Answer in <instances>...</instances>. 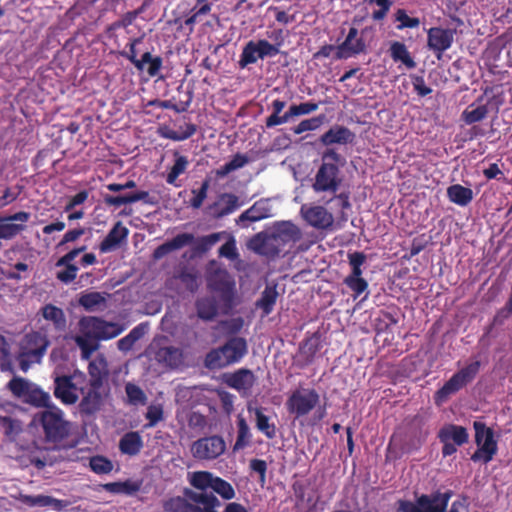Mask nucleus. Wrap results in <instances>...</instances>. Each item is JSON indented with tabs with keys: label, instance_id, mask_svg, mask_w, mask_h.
Instances as JSON below:
<instances>
[{
	"label": "nucleus",
	"instance_id": "4d7b16f0",
	"mask_svg": "<svg viewBox=\"0 0 512 512\" xmlns=\"http://www.w3.org/2000/svg\"><path fill=\"white\" fill-rule=\"evenodd\" d=\"M89 467L96 474H108L113 470V463L105 456L96 455L90 458Z\"/></svg>",
	"mask_w": 512,
	"mask_h": 512
},
{
	"label": "nucleus",
	"instance_id": "c85d7f7f",
	"mask_svg": "<svg viewBox=\"0 0 512 512\" xmlns=\"http://www.w3.org/2000/svg\"><path fill=\"white\" fill-rule=\"evenodd\" d=\"M21 502L29 507H51L55 511H62L69 506V501L56 499L48 495H21Z\"/></svg>",
	"mask_w": 512,
	"mask_h": 512
},
{
	"label": "nucleus",
	"instance_id": "4c0bfd02",
	"mask_svg": "<svg viewBox=\"0 0 512 512\" xmlns=\"http://www.w3.org/2000/svg\"><path fill=\"white\" fill-rule=\"evenodd\" d=\"M197 316L204 321L213 320L218 314V305L213 297H202L196 300Z\"/></svg>",
	"mask_w": 512,
	"mask_h": 512
},
{
	"label": "nucleus",
	"instance_id": "e433bc0d",
	"mask_svg": "<svg viewBox=\"0 0 512 512\" xmlns=\"http://www.w3.org/2000/svg\"><path fill=\"white\" fill-rule=\"evenodd\" d=\"M142 448V437L136 431L125 433L119 441V450L125 455L135 456L140 453Z\"/></svg>",
	"mask_w": 512,
	"mask_h": 512
},
{
	"label": "nucleus",
	"instance_id": "72a5a7b5",
	"mask_svg": "<svg viewBox=\"0 0 512 512\" xmlns=\"http://www.w3.org/2000/svg\"><path fill=\"white\" fill-rule=\"evenodd\" d=\"M357 34L358 33L355 28L350 29L346 40L336 49V56L338 59H347L363 50V44L357 37Z\"/></svg>",
	"mask_w": 512,
	"mask_h": 512
},
{
	"label": "nucleus",
	"instance_id": "864d4df0",
	"mask_svg": "<svg viewBox=\"0 0 512 512\" xmlns=\"http://www.w3.org/2000/svg\"><path fill=\"white\" fill-rule=\"evenodd\" d=\"M96 339H93L91 336H88V331L84 336L76 337L75 341L77 346L81 350V356L83 359H89L95 350L98 348V344L95 342Z\"/></svg>",
	"mask_w": 512,
	"mask_h": 512
},
{
	"label": "nucleus",
	"instance_id": "ea45409f",
	"mask_svg": "<svg viewBox=\"0 0 512 512\" xmlns=\"http://www.w3.org/2000/svg\"><path fill=\"white\" fill-rule=\"evenodd\" d=\"M148 328V323H140L135 326L125 337L118 340V349L123 352L131 350L134 344L147 333Z\"/></svg>",
	"mask_w": 512,
	"mask_h": 512
},
{
	"label": "nucleus",
	"instance_id": "ddd939ff",
	"mask_svg": "<svg viewBox=\"0 0 512 512\" xmlns=\"http://www.w3.org/2000/svg\"><path fill=\"white\" fill-rule=\"evenodd\" d=\"M50 342L45 335L32 331L24 335L19 344L22 356H32L36 363H40Z\"/></svg>",
	"mask_w": 512,
	"mask_h": 512
},
{
	"label": "nucleus",
	"instance_id": "c756f323",
	"mask_svg": "<svg viewBox=\"0 0 512 512\" xmlns=\"http://www.w3.org/2000/svg\"><path fill=\"white\" fill-rule=\"evenodd\" d=\"M256 382L254 373L246 368H241L230 374L226 379V384L237 391H250Z\"/></svg>",
	"mask_w": 512,
	"mask_h": 512
},
{
	"label": "nucleus",
	"instance_id": "774afa93",
	"mask_svg": "<svg viewBox=\"0 0 512 512\" xmlns=\"http://www.w3.org/2000/svg\"><path fill=\"white\" fill-rule=\"evenodd\" d=\"M89 197L88 190H81L74 196L70 197L64 207L65 212H71L75 207L83 204Z\"/></svg>",
	"mask_w": 512,
	"mask_h": 512
},
{
	"label": "nucleus",
	"instance_id": "8fccbe9b",
	"mask_svg": "<svg viewBox=\"0 0 512 512\" xmlns=\"http://www.w3.org/2000/svg\"><path fill=\"white\" fill-rule=\"evenodd\" d=\"M78 303L85 310L92 311L104 304L105 298L99 292H85L80 295Z\"/></svg>",
	"mask_w": 512,
	"mask_h": 512
},
{
	"label": "nucleus",
	"instance_id": "f3484780",
	"mask_svg": "<svg viewBox=\"0 0 512 512\" xmlns=\"http://www.w3.org/2000/svg\"><path fill=\"white\" fill-rule=\"evenodd\" d=\"M249 247L255 253L266 257H277L283 250L282 245L271 232L270 234L260 232L254 235L249 241Z\"/></svg>",
	"mask_w": 512,
	"mask_h": 512
},
{
	"label": "nucleus",
	"instance_id": "a878e982",
	"mask_svg": "<svg viewBox=\"0 0 512 512\" xmlns=\"http://www.w3.org/2000/svg\"><path fill=\"white\" fill-rule=\"evenodd\" d=\"M194 235L190 233H181L176 235L169 241L159 245L153 251L152 257L154 260H160L172 251L179 250L194 242Z\"/></svg>",
	"mask_w": 512,
	"mask_h": 512
},
{
	"label": "nucleus",
	"instance_id": "412c9836",
	"mask_svg": "<svg viewBox=\"0 0 512 512\" xmlns=\"http://www.w3.org/2000/svg\"><path fill=\"white\" fill-rule=\"evenodd\" d=\"M333 196L324 200V204L329 207L331 212L336 214V218L340 222H347L349 215L348 211L351 210L352 205L350 202V192L343 191L337 194L332 193Z\"/></svg>",
	"mask_w": 512,
	"mask_h": 512
},
{
	"label": "nucleus",
	"instance_id": "603ef678",
	"mask_svg": "<svg viewBox=\"0 0 512 512\" xmlns=\"http://www.w3.org/2000/svg\"><path fill=\"white\" fill-rule=\"evenodd\" d=\"M28 402L39 408L51 409L50 395L40 388H35L28 393Z\"/></svg>",
	"mask_w": 512,
	"mask_h": 512
},
{
	"label": "nucleus",
	"instance_id": "0e129e2a",
	"mask_svg": "<svg viewBox=\"0 0 512 512\" xmlns=\"http://www.w3.org/2000/svg\"><path fill=\"white\" fill-rule=\"evenodd\" d=\"M7 387L16 397H22L29 393V382L22 377H13Z\"/></svg>",
	"mask_w": 512,
	"mask_h": 512
},
{
	"label": "nucleus",
	"instance_id": "4468645a",
	"mask_svg": "<svg viewBox=\"0 0 512 512\" xmlns=\"http://www.w3.org/2000/svg\"><path fill=\"white\" fill-rule=\"evenodd\" d=\"M208 288L220 295L221 299L230 303L235 292V281L226 270H217L207 278Z\"/></svg>",
	"mask_w": 512,
	"mask_h": 512
},
{
	"label": "nucleus",
	"instance_id": "79ce46f5",
	"mask_svg": "<svg viewBox=\"0 0 512 512\" xmlns=\"http://www.w3.org/2000/svg\"><path fill=\"white\" fill-rule=\"evenodd\" d=\"M141 488V482L138 481H132V480H125L123 482H109L103 485V489L106 492L112 493V494H124V495H134L136 494Z\"/></svg>",
	"mask_w": 512,
	"mask_h": 512
},
{
	"label": "nucleus",
	"instance_id": "680f3d73",
	"mask_svg": "<svg viewBox=\"0 0 512 512\" xmlns=\"http://www.w3.org/2000/svg\"><path fill=\"white\" fill-rule=\"evenodd\" d=\"M392 59L395 62H402V64H414L409 52L404 44L395 42L390 47Z\"/></svg>",
	"mask_w": 512,
	"mask_h": 512
},
{
	"label": "nucleus",
	"instance_id": "de8ad7c7",
	"mask_svg": "<svg viewBox=\"0 0 512 512\" xmlns=\"http://www.w3.org/2000/svg\"><path fill=\"white\" fill-rule=\"evenodd\" d=\"M320 347V340L316 335L307 338L300 345L299 354L305 364H311L313 362L317 352L320 350Z\"/></svg>",
	"mask_w": 512,
	"mask_h": 512
},
{
	"label": "nucleus",
	"instance_id": "c9c22d12",
	"mask_svg": "<svg viewBox=\"0 0 512 512\" xmlns=\"http://www.w3.org/2000/svg\"><path fill=\"white\" fill-rule=\"evenodd\" d=\"M453 41V32L441 28H432L428 33V44L436 51H443L450 47Z\"/></svg>",
	"mask_w": 512,
	"mask_h": 512
},
{
	"label": "nucleus",
	"instance_id": "aec40b11",
	"mask_svg": "<svg viewBox=\"0 0 512 512\" xmlns=\"http://www.w3.org/2000/svg\"><path fill=\"white\" fill-rule=\"evenodd\" d=\"M76 385L72 376L61 375L54 380V396L65 405H73L78 401Z\"/></svg>",
	"mask_w": 512,
	"mask_h": 512
},
{
	"label": "nucleus",
	"instance_id": "2f4dec72",
	"mask_svg": "<svg viewBox=\"0 0 512 512\" xmlns=\"http://www.w3.org/2000/svg\"><path fill=\"white\" fill-rule=\"evenodd\" d=\"M156 360L169 368L176 369L184 362L182 349L174 346H165L157 350L155 354Z\"/></svg>",
	"mask_w": 512,
	"mask_h": 512
},
{
	"label": "nucleus",
	"instance_id": "6ab92c4d",
	"mask_svg": "<svg viewBox=\"0 0 512 512\" xmlns=\"http://www.w3.org/2000/svg\"><path fill=\"white\" fill-rule=\"evenodd\" d=\"M302 213L307 223L316 229L328 230L333 226V213L324 206H312L306 210L302 208Z\"/></svg>",
	"mask_w": 512,
	"mask_h": 512
},
{
	"label": "nucleus",
	"instance_id": "7ed1b4c3",
	"mask_svg": "<svg viewBox=\"0 0 512 512\" xmlns=\"http://www.w3.org/2000/svg\"><path fill=\"white\" fill-rule=\"evenodd\" d=\"M453 491L435 490L430 494H415V501L399 499L396 502L397 512H446Z\"/></svg>",
	"mask_w": 512,
	"mask_h": 512
},
{
	"label": "nucleus",
	"instance_id": "423d86ee",
	"mask_svg": "<svg viewBox=\"0 0 512 512\" xmlns=\"http://www.w3.org/2000/svg\"><path fill=\"white\" fill-rule=\"evenodd\" d=\"M268 38L269 40L250 41L243 50L240 64H250L276 55L284 41L283 31L275 29L268 34Z\"/></svg>",
	"mask_w": 512,
	"mask_h": 512
},
{
	"label": "nucleus",
	"instance_id": "473e14b6",
	"mask_svg": "<svg viewBox=\"0 0 512 512\" xmlns=\"http://www.w3.org/2000/svg\"><path fill=\"white\" fill-rule=\"evenodd\" d=\"M89 381L91 387L102 388L108 376L107 362L103 357L91 361L88 365Z\"/></svg>",
	"mask_w": 512,
	"mask_h": 512
},
{
	"label": "nucleus",
	"instance_id": "393cba45",
	"mask_svg": "<svg viewBox=\"0 0 512 512\" xmlns=\"http://www.w3.org/2000/svg\"><path fill=\"white\" fill-rule=\"evenodd\" d=\"M272 233L283 248L289 243L298 242L302 237L299 227L290 221L276 223Z\"/></svg>",
	"mask_w": 512,
	"mask_h": 512
},
{
	"label": "nucleus",
	"instance_id": "f704fd0d",
	"mask_svg": "<svg viewBox=\"0 0 512 512\" xmlns=\"http://www.w3.org/2000/svg\"><path fill=\"white\" fill-rule=\"evenodd\" d=\"M40 313L42 317L53 324L56 331H64L67 326V320L63 309L48 303L41 307Z\"/></svg>",
	"mask_w": 512,
	"mask_h": 512
},
{
	"label": "nucleus",
	"instance_id": "3c124183",
	"mask_svg": "<svg viewBox=\"0 0 512 512\" xmlns=\"http://www.w3.org/2000/svg\"><path fill=\"white\" fill-rule=\"evenodd\" d=\"M125 392L130 405L138 406L145 405L147 403V396L138 385L127 383L125 385Z\"/></svg>",
	"mask_w": 512,
	"mask_h": 512
},
{
	"label": "nucleus",
	"instance_id": "bb28decb",
	"mask_svg": "<svg viewBox=\"0 0 512 512\" xmlns=\"http://www.w3.org/2000/svg\"><path fill=\"white\" fill-rule=\"evenodd\" d=\"M57 269L55 278L62 284L69 285L75 281L79 272V266L74 260L62 255L55 262Z\"/></svg>",
	"mask_w": 512,
	"mask_h": 512
},
{
	"label": "nucleus",
	"instance_id": "5fc2aeb1",
	"mask_svg": "<svg viewBox=\"0 0 512 512\" xmlns=\"http://www.w3.org/2000/svg\"><path fill=\"white\" fill-rule=\"evenodd\" d=\"M175 101L176 112H186L193 100V92L189 89H183L181 86L177 89V94L172 96Z\"/></svg>",
	"mask_w": 512,
	"mask_h": 512
},
{
	"label": "nucleus",
	"instance_id": "37998d69",
	"mask_svg": "<svg viewBox=\"0 0 512 512\" xmlns=\"http://www.w3.org/2000/svg\"><path fill=\"white\" fill-rule=\"evenodd\" d=\"M278 295L275 285H267L265 287L261 297L256 301V307L262 310L264 316L269 315L273 311Z\"/></svg>",
	"mask_w": 512,
	"mask_h": 512
},
{
	"label": "nucleus",
	"instance_id": "dca6fc26",
	"mask_svg": "<svg viewBox=\"0 0 512 512\" xmlns=\"http://www.w3.org/2000/svg\"><path fill=\"white\" fill-rule=\"evenodd\" d=\"M101 389L102 388L91 387L89 385H87L86 388H81L80 392L82 398L78 404L80 415L92 417L101 410L104 403V396Z\"/></svg>",
	"mask_w": 512,
	"mask_h": 512
},
{
	"label": "nucleus",
	"instance_id": "9b49d317",
	"mask_svg": "<svg viewBox=\"0 0 512 512\" xmlns=\"http://www.w3.org/2000/svg\"><path fill=\"white\" fill-rule=\"evenodd\" d=\"M226 450V443L221 436L202 437L191 445L192 456L197 460H215Z\"/></svg>",
	"mask_w": 512,
	"mask_h": 512
},
{
	"label": "nucleus",
	"instance_id": "49530a36",
	"mask_svg": "<svg viewBox=\"0 0 512 512\" xmlns=\"http://www.w3.org/2000/svg\"><path fill=\"white\" fill-rule=\"evenodd\" d=\"M488 113L489 109L487 104L477 106L475 104H471L462 112L461 119L465 124L471 125L485 119Z\"/></svg>",
	"mask_w": 512,
	"mask_h": 512
},
{
	"label": "nucleus",
	"instance_id": "f257e3e1",
	"mask_svg": "<svg viewBox=\"0 0 512 512\" xmlns=\"http://www.w3.org/2000/svg\"><path fill=\"white\" fill-rule=\"evenodd\" d=\"M215 475L209 471H196L190 475L191 486L201 492L185 488L183 496L171 497L164 503L167 512H217L216 508L221 505L220 500L211 489Z\"/></svg>",
	"mask_w": 512,
	"mask_h": 512
},
{
	"label": "nucleus",
	"instance_id": "20e7f679",
	"mask_svg": "<svg viewBox=\"0 0 512 512\" xmlns=\"http://www.w3.org/2000/svg\"><path fill=\"white\" fill-rule=\"evenodd\" d=\"M37 416L47 442L57 444L70 435L71 423L65 419L64 412L57 406H52Z\"/></svg>",
	"mask_w": 512,
	"mask_h": 512
},
{
	"label": "nucleus",
	"instance_id": "a18cd8bd",
	"mask_svg": "<svg viewBox=\"0 0 512 512\" xmlns=\"http://www.w3.org/2000/svg\"><path fill=\"white\" fill-rule=\"evenodd\" d=\"M286 102L280 99H275L272 102V114L266 118L265 125L267 128H273L275 126L287 123L289 121V109L280 116V113L285 108Z\"/></svg>",
	"mask_w": 512,
	"mask_h": 512
},
{
	"label": "nucleus",
	"instance_id": "338daca9",
	"mask_svg": "<svg viewBox=\"0 0 512 512\" xmlns=\"http://www.w3.org/2000/svg\"><path fill=\"white\" fill-rule=\"evenodd\" d=\"M323 116L313 117L310 119L302 120L292 130L295 134L299 135L306 131L316 130L322 123Z\"/></svg>",
	"mask_w": 512,
	"mask_h": 512
},
{
	"label": "nucleus",
	"instance_id": "69168bd1",
	"mask_svg": "<svg viewBox=\"0 0 512 512\" xmlns=\"http://www.w3.org/2000/svg\"><path fill=\"white\" fill-rule=\"evenodd\" d=\"M318 103L303 102L300 104H293L289 107V120L293 117L310 114L318 109Z\"/></svg>",
	"mask_w": 512,
	"mask_h": 512
},
{
	"label": "nucleus",
	"instance_id": "c03bdc74",
	"mask_svg": "<svg viewBox=\"0 0 512 512\" xmlns=\"http://www.w3.org/2000/svg\"><path fill=\"white\" fill-rule=\"evenodd\" d=\"M249 412L252 411L251 408L248 409ZM256 420V428L263 433L268 439H273L276 437L277 428L275 423L270 422L269 416L263 413L262 407H256L253 409Z\"/></svg>",
	"mask_w": 512,
	"mask_h": 512
},
{
	"label": "nucleus",
	"instance_id": "bf43d9fd",
	"mask_svg": "<svg viewBox=\"0 0 512 512\" xmlns=\"http://www.w3.org/2000/svg\"><path fill=\"white\" fill-rule=\"evenodd\" d=\"M210 187V179L206 178L202 181L199 189H193V197L190 199V206L193 209H199L207 198V193Z\"/></svg>",
	"mask_w": 512,
	"mask_h": 512
},
{
	"label": "nucleus",
	"instance_id": "09e8293b",
	"mask_svg": "<svg viewBox=\"0 0 512 512\" xmlns=\"http://www.w3.org/2000/svg\"><path fill=\"white\" fill-rule=\"evenodd\" d=\"M252 434L250 428L243 417L237 420V438L233 446V451H239L251 444Z\"/></svg>",
	"mask_w": 512,
	"mask_h": 512
},
{
	"label": "nucleus",
	"instance_id": "13d9d810",
	"mask_svg": "<svg viewBox=\"0 0 512 512\" xmlns=\"http://www.w3.org/2000/svg\"><path fill=\"white\" fill-rule=\"evenodd\" d=\"M211 490L224 500H231L235 497L233 486L228 481L218 476L215 477Z\"/></svg>",
	"mask_w": 512,
	"mask_h": 512
},
{
	"label": "nucleus",
	"instance_id": "6e6d98bb",
	"mask_svg": "<svg viewBox=\"0 0 512 512\" xmlns=\"http://www.w3.org/2000/svg\"><path fill=\"white\" fill-rule=\"evenodd\" d=\"M408 435L410 440L406 444V448L407 451H412L419 449L425 443L428 432L423 430L422 427L414 428L411 426Z\"/></svg>",
	"mask_w": 512,
	"mask_h": 512
},
{
	"label": "nucleus",
	"instance_id": "a211bd4d",
	"mask_svg": "<svg viewBox=\"0 0 512 512\" xmlns=\"http://www.w3.org/2000/svg\"><path fill=\"white\" fill-rule=\"evenodd\" d=\"M240 206L237 195L224 192L219 194L217 199L209 204L206 209L213 219L218 220L234 213Z\"/></svg>",
	"mask_w": 512,
	"mask_h": 512
},
{
	"label": "nucleus",
	"instance_id": "0eeeda50",
	"mask_svg": "<svg viewBox=\"0 0 512 512\" xmlns=\"http://www.w3.org/2000/svg\"><path fill=\"white\" fill-rule=\"evenodd\" d=\"M246 353V340L242 337H232L223 346L209 352L206 363L209 367L221 368L239 362Z\"/></svg>",
	"mask_w": 512,
	"mask_h": 512
},
{
	"label": "nucleus",
	"instance_id": "9d476101",
	"mask_svg": "<svg viewBox=\"0 0 512 512\" xmlns=\"http://www.w3.org/2000/svg\"><path fill=\"white\" fill-rule=\"evenodd\" d=\"M475 430V443L477 450L471 455L473 462L489 463L498 451L497 441L494 438V432L487 427L484 422L475 421L473 423Z\"/></svg>",
	"mask_w": 512,
	"mask_h": 512
},
{
	"label": "nucleus",
	"instance_id": "2eb2a0df",
	"mask_svg": "<svg viewBox=\"0 0 512 512\" xmlns=\"http://www.w3.org/2000/svg\"><path fill=\"white\" fill-rule=\"evenodd\" d=\"M30 213L19 211L12 215L0 216V239L11 240L26 229Z\"/></svg>",
	"mask_w": 512,
	"mask_h": 512
},
{
	"label": "nucleus",
	"instance_id": "5701e85b",
	"mask_svg": "<svg viewBox=\"0 0 512 512\" xmlns=\"http://www.w3.org/2000/svg\"><path fill=\"white\" fill-rule=\"evenodd\" d=\"M129 230L126 226L118 221L108 232L105 238L99 244L101 253H108L117 249L120 244L126 240Z\"/></svg>",
	"mask_w": 512,
	"mask_h": 512
},
{
	"label": "nucleus",
	"instance_id": "f8f14e48",
	"mask_svg": "<svg viewBox=\"0 0 512 512\" xmlns=\"http://www.w3.org/2000/svg\"><path fill=\"white\" fill-rule=\"evenodd\" d=\"M82 326L88 331V336L96 340H109L120 335L124 327L118 323L108 322L99 317H89L81 321Z\"/></svg>",
	"mask_w": 512,
	"mask_h": 512
},
{
	"label": "nucleus",
	"instance_id": "a19ab883",
	"mask_svg": "<svg viewBox=\"0 0 512 512\" xmlns=\"http://www.w3.org/2000/svg\"><path fill=\"white\" fill-rule=\"evenodd\" d=\"M173 156L174 164L171 166L166 175V182L170 185L178 187L179 185L176 183V181L180 175L186 172L189 166V160L187 156L181 155L178 151H174Z\"/></svg>",
	"mask_w": 512,
	"mask_h": 512
},
{
	"label": "nucleus",
	"instance_id": "cd10ccee",
	"mask_svg": "<svg viewBox=\"0 0 512 512\" xmlns=\"http://www.w3.org/2000/svg\"><path fill=\"white\" fill-rule=\"evenodd\" d=\"M271 216V206L268 199H260L245 210L237 219L238 224L244 222H258Z\"/></svg>",
	"mask_w": 512,
	"mask_h": 512
},
{
	"label": "nucleus",
	"instance_id": "4be33fe9",
	"mask_svg": "<svg viewBox=\"0 0 512 512\" xmlns=\"http://www.w3.org/2000/svg\"><path fill=\"white\" fill-rule=\"evenodd\" d=\"M104 203L109 207L118 208L125 204H131L138 201H143L146 204H154L155 201L150 197L148 191H136L125 195H110L103 196Z\"/></svg>",
	"mask_w": 512,
	"mask_h": 512
},
{
	"label": "nucleus",
	"instance_id": "6e6552de",
	"mask_svg": "<svg viewBox=\"0 0 512 512\" xmlns=\"http://www.w3.org/2000/svg\"><path fill=\"white\" fill-rule=\"evenodd\" d=\"M320 403V395L314 388H297L286 400V409L294 419L309 415Z\"/></svg>",
	"mask_w": 512,
	"mask_h": 512
},
{
	"label": "nucleus",
	"instance_id": "58836bf2",
	"mask_svg": "<svg viewBox=\"0 0 512 512\" xmlns=\"http://www.w3.org/2000/svg\"><path fill=\"white\" fill-rule=\"evenodd\" d=\"M448 199L459 206H467L473 199V191L461 184H453L447 188Z\"/></svg>",
	"mask_w": 512,
	"mask_h": 512
},
{
	"label": "nucleus",
	"instance_id": "b1692460",
	"mask_svg": "<svg viewBox=\"0 0 512 512\" xmlns=\"http://www.w3.org/2000/svg\"><path fill=\"white\" fill-rule=\"evenodd\" d=\"M355 134L347 127L334 125L320 137V142L324 146L334 144L346 145L354 141Z\"/></svg>",
	"mask_w": 512,
	"mask_h": 512
},
{
	"label": "nucleus",
	"instance_id": "7c9ffc66",
	"mask_svg": "<svg viewBox=\"0 0 512 512\" xmlns=\"http://www.w3.org/2000/svg\"><path fill=\"white\" fill-rule=\"evenodd\" d=\"M439 441H448L462 446L468 442L469 434L465 427L456 424H445L438 432Z\"/></svg>",
	"mask_w": 512,
	"mask_h": 512
},
{
	"label": "nucleus",
	"instance_id": "e2e57ef3",
	"mask_svg": "<svg viewBox=\"0 0 512 512\" xmlns=\"http://www.w3.org/2000/svg\"><path fill=\"white\" fill-rule=\"evenodd\" d=\"M220 240H221V233H218V232L199 237L196 240L195 250L199 253H205L208 250H210Z\"/></svg>",
	"mask_w": 512,
	"mask_h": 512
},
{
	"label": "nucleus",
	"instance_id": "1a4fd4ad",
	"mask_svg": "<svg viewBox=\"0 0 512 512\" xmlns=\"http://www.w3.org/2000/svg\"><path fill=\"white\" fill-rule=\"evenodd\" d=\"M348 263L351 272L344 278L343 283L353 292V299L356 300L364 294L362 301L369 296L368 282L362 277V265L366 262V255L363 252L355 251L348 253Z\"/></svg>",
	"mask_w": 512,
	"mask_h": 512
},
{
	"label": "nucleus",
	"instance_id": "39448f33",
	"mask_svg": "<svg viewBox=\"0 0 512 512\" xmlns=\"http://www.w3.org/2000/svg\"><path fill=\"white\" fill-rule=\"evenodd\" d=\"M481 362L475 360L454 373L444 385L434 393V403L441 406L446 403L452 395L470 384L479 373Z\"/></svg>",
	"mask_w": 512,
	"mask_h": 512
},
{
	"label": "nucleus",
	"instance_id": "f03ea898",
	"mask_svg": "<svg viewBox=\"0 0 512 512\" xmlns=\"http://www.w3.org/2000/svg\"><path fill=\"white\" fill-rule=\"evenodd\" d=\"M342 156L334 149L327 148L322 154V164L316 172L312 188L314 192L336 193L341 186L340 164Z\"/></svg>",
	"mask_w": 512,
	"mask_h": 512
},
{
	"label": "nucleus",
	"instance_id": "052dcab7",
	"mask_svg": "<svg viewBox=\"0 0 512 512\" xmlns=\"http://www.w3.org/2000/svg\"><path fill=\"white\" fill-rule=\"evenodd\" d=\"M145 418L148 420L144 426L145 428H152L156 426L160 421L164 419V411L162 405H149L145 414Z\"/></svg>",
	"mask_w": 512,
	"mask_h": 512
}]
</instances>
